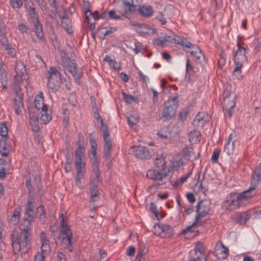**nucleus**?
<instances>
[{"mask_svg":"<svg viewBox=\"0 0 261 261\" xmlns=\"http://www.w3.org/2000/svg\"><path fill=\"white\" fill-rule=\"evenodd\" d=\"M23 221L20 226V230L21 232L19 234L17 232L14 231L11 234V244L14 250L25 253L30 248L31 229V225L34 221L23 218Z\"/></svg>","mask_w":261,"mask_h":261,"instance_id":"obj_1","label":"nucleus"},{"mask_svg":"<svg viewBox=\"0 0 261 261\" xmlns=\"http://www.w3.org/2000/svg\"><path fill=\"white\" fill-rule=\"evenodd\" d=\"M16 75L14 76V84L13 86V90L15 94L14 98V108L15 113L19 114L23 109V96L21 92L20 83L23 81L28 82L29 75H28L24 65L21 63H17L15 68Z\"/></svg>","mask_w":261,"mask_h":261,"instance_id":"obj_2","label":"nucleus"},{"mask_svg":"<svg viewBox=\"0 0 261 261\" xmlns=\"http://www.w3.org/2000/svg\"><path fill=\"white\" fill-rule=\"evenodd\" d=\"M177 94L173 97H169L168 100L164 102L162 116L160 119L163 121L170 120L175 116L179 103Z\"/></svg>","mask_w":261,"mask_h":261,"instance_id":"obj_3","label":"nucleus"},{"mask_svg":"<svg viewBox=\"0 0 261 261\" xmlns=\"http://www.w3.org/2000/svg\"><path fill=\"white\" fill-rule=\"evenodd\" d=\"M239 195L235 193H231L228 195L226 199L223 202L221 207L225 210L232 211L237 209L241 206H244Z\"/></svg>","mask_w":261,"mask_h":261,"instance_id":"obj_4","label":"nucleus"},{"mask_svg":"<svg viewBox=\"0 0 261 261\" xmlns=\"http://www.w3.org/2000/svg\"><path fill=\"white\" fill-rule=\"evenodd\" d=\"M101 129L102 132V137L105 141L103 147V154L106 160L110 161L111 158L112 141L110 137V132L107 125L104 124L103 121L101 120Z\"/></svg>","mask_w":261,"mask_h":261,"instance_id":"obj_5","label":"nucleus"},{"mask_svg":"<svg viewBox=\"0 0 261 261\" xmlns=\"http://www.w3.org/2000/svg\"><path fill=\"white\" fill-rule=\"evenodd\" d=\"M237 47L238 50L235 53L233 58L235 65L237 66V69H239L240 67H242L243 64L247 61L246 54L248 48L247 45L242 46L240 42H238Z\"/></svg>","mask_w":261,"mask_h":261,"instance_id":"obj_6","label":"nucleus"},{"mask_svg":"<svg viewBox=\"0 0 261 261\" xmlns=\"http://www.w3.org/2000/svg\"><path fill=\"white\" fill-rule=\"evenodd\" d=\"M211 203L206 200H201L198 202L196 205V215L195 216V221L193 223V225L197 224L199 220L202 217H205L208 214L211 210Z\"/></svg>","mask_w":261,"mask_h":261,"instance_id":"obj_7","label":"nucleus"},{"mask_svg":"<svg viewBox=\"0 0 261 261\" xmlns=\"http://www.w3.org/2000/svg\"><path fill=\"white\" fill-rule=\"evenodd\" d=\"M167 176L166 173L163 174L159 171H156L154 170H148L146 173V176L150 179L157 180L154 182L149 188H158L159 186L164 185L165 182L163 181V178Z\"/></svg>","mask_w":261,"mask_h":261,"instance_id":"obj_8","label":"nucleus"},{"mask_svg":"<svg viewBox=\"0 0 261 261\" xmlns=\"http://www.w3.org/2000/svg\"><path fill=\"white\" fill-rule=\"evenodd\" d=\"M129 153L141 160H148L151 157L150 152L146 147L141 146H133L129 149Z\"/></svg>","mask_w":261,"mask_h":261,"instance_id":"obj_9","label":"nucleus"},{"mask_svg":"<svg viewBox=\"0 0 261 261\" xmlns=\"http://www.w3.org/2000/svg\"><path fill=\"white\" fill-rule=\"evenodd\" d=\"M136 7L134 0H123L119 12L122 15L125 16L132 13L136 10Z\"/></svg>","mask_w":261,"mask_h":261,"instance_id":"obj_10","label":"nucleus"},{"mask_svg":"<svg viewBox=\"0 0 261 261\" xmlns=\"http://www.w3.org/2000/svg\"><path fill=\"white\" fill-rule=\"evenodd\" d=\"M84 141V137L83 135L80 133L78 135V140L76 144L78 146L75 151V162H82V158L84 156L85 147L83 145Z\"/></svg>","mask_w":261,"mask_h":261,"instance_id":"obj_11","label":"nucleus"},{"mask_svg":"<svg viewBox=\"0 0 261 261\" xmlns=\"http://www.w3.org/2000/svg\"><path fill=\"white\" fill-rule=\"evenodd\" d=\"M46 106L44 104V98L42 96H37L34 99V107L31 109L30 113L32 114H36L39 112L45 111Z\"/></svg>","mask_w":261,"mask_h":261,"instance_id":"obj_12","label":"nucleus"},{"mask_svg":"<svg viewBox=\"0 0 261 261\" xmlns=\"http://www.w3.org/2000/svg\"><path fill=\"white\" fill-rule=\"evenodd\" d=\"M210 116L205 112H202L196 115L193 124L197 127H202L206 123L209 122Z\"/></svg>","mask_w":261,"mask_h":261,"instance_id":"obj_13","label":"nucleus"},{"mask_svg":"<svg viewBox=\"0 0 261 261\" xmlns=\"http://www.w3.org/2000/svg\"><path fill=\"white\" fill-rule=\"evenodd\" d=\"M34 27V31L37 38L40 41H44L45 38L44 36V33L43 31L42 24L39 21V18L36 17L35 19H31Z\"/></svg>","mask_w":261,"mask_h":261,"instance_id":"obj_14","label":"nucleus"},{"mask_svg":"<svg viewBox=\"0 0 261 261\" xmlns=\"http://www.w3.org/2000/svg\"><path fill=\"white\" fill-rule=\"evenodd\" d=\"M256 188L250 185L249 188L248 190L238 194L241 199L242 200V203L244 206L247 203L248 200L253 197L256 194Z\"/></svg>","mask_w":261,"mask_h":261,"instance_id":"obj_15","label":"nucleus"},{"mask_svg":"<svg viewBox=\"0 0 261 261\" xmlns=\"http://www.w3.org/2000/svg\"><path fill=\"white\" fill-rule=\"evenodd\" d=\"M156 226H158L159 229L161 230L159 234L162 238H169L174 234L173 228L170 225L156 224L154 225V228H155Z\"/></svg>","mask_w":261,"mask_h":261,"instance_id":"obj_16","label":"nucleus"},{"mask_svg":"<svg viewBox=\"0 0 261 261\" xmlns=\"http://www.w3.org/2000/svg\"><path fill=\"white\" fill-rule=\"evenodd\" d=\"M67 70L74 77L75 82L77 83L82 75V72L78 69L77 65L74 62V61L67 66Z\"/></svg>","mask_w":261,"mask_h":261,"instance_id":"obj_17","label":"nucleus"},{"mask_svg":"<svg viewBox=\"0 0 261 261\" xmlns=\"http://www.w3.org/2000/svg\"><path fill=\"white\" fill-rule=\"evenodd\" d=\"M24 6L31 19L38 17V14L36 12L35 4L32 0H25Z\"/></svg>","mask_w":261,"mask_h":261,"instance_id":"obj_18","label":"nucleus"},{"mask_svg":"<svg viewBox=\"0 0 261 261\" xmlns=\"http://www.w3.org/2000/svg\"><path fill=\"white\" fill-rule=\"evenodd\" d=\"M40 241L41 242V251L43 254L45 255L49 253L50 247L49 245V241L46 238V233L42 231L40 236Z\"/></svg>","mask_w":261,"mask_h":261,"instance_id":"obj_19","label":"nucleus"},{"mask_svg":"<svg viewBox=\"0 0 261 261\" xmlns=\"http://www.w3.org/2000/svg\"><path fill=\"white\" fill-rule=\"evenodd\" d=\"M61 81V78L47 79V88L51 92H55L60 87Z\"/></svg>","mask_w":261,"mask_h":261,"instance_id":"obj_20","label":"nucleus"},{"mask_svg":"<svg viewBox=\"0 0 261 261\" xmlns=\"http://www.w3.org/2000/svg\"><path fill=\"white\" fill-rule=\"evenodd\" d=\"M250 217V214L247 212L236 213L233 216L234 220L239 224H245Z\"/></svg>","mask_w":261,"mask_h":261,"instance_id":"obj_21","label":"nucleus"},{"mask_svg":"<svg viewBox=\"0 0 261 261\" xmlns=\"http://www.w3.org/2000/svg\"><path fill=\"white\" fill-rule=\"evenodd\" d=\"M261 181V165H260L254 171L251 180L252 186L257 188Z\"/></svg>","mask_w":261,"mask_h":261,"instance_id":"obj_22","label":"nucleus"},{"mask_svg":"<svg viewBox=\"0 0 261 261\" xmlns=\"http://www.w3.org/2000/svg\"><path fill=\"white\" fill-rule=\"evenodd\" d=\"M236 95L232 94L230 98L222 99L223 108L233 109L236 105Z\"/></svg>","mask_w":261,"mask_h":261,"instance_id":"obj_23","label":"nucleus"},{"mask_svg":"<svg viewBox=\"0 0 261 261\" xmlns=\"http://www.w3.org/2000/svg\"><path fill=\"white\" fill-rule=\"evenodd\" d=\"M174 42L186 48H193L194 45L188 41L186 38L180 36H175Z\"/></svg>","mask_w":261,"mask_h":261,"instance_id":"obj_24","label":"nucleus"},{"mask_svg":"<svg viewBox=\"0 0 261 261\" xmlns=\"http://www.w3.org/2000/svg\"><path fill=\"white\" fill-rule=\"evenodd\" d=\"M141 15L145 17H150L152 16L153 11L150 6H142L138 9Z\"/></svg>","mask_w":261,"mask_h":261,"instance_id":"obj_25","label":"nucleus"},{"mask_svg":"<svg viewBox=\"0 0 261 261\" xmlns=\"http://www.w3.org/2000/svg\"><path fill=\"white\" fill-rule=\"evenodd\" d=\"M59 219L61 220L60 231L62 232V233L65 234V236L69 235V233H72L69 226L64 222V218L63 214H61L60 215Z\"/></svg>","mask_w":261,"mask_h":261,"instance_id":"obj_26","label":"nucleus"},{"mask_svg":"<svg viewBox=\"0 0 261 261\" xmlns=\"http://www.w3.org/2000/svg\"><path fill=\"white\" fill-rule=\"evenodd\" d=\"M30 123L32 126V130L33 132H38L40 129V127L38 126V118H39V114H30Z\"/></svg>","mask_w":261,"mask_h":261,"instance_id":"obj_27","label":"nucleus"},{"mask_svg":"<svg viewBox=\"0 0 261 261\" xmlns=\"http://www.w3.org/2000/svg\"><path fill=\"white\" fill-rule=\"evenodd\" d=\"M200 137V133L198 130H192L189 134V140L191 143L195 144L199 142Z\"/></svg>","mask_w":261,"mask_h":261,"instance_id":"obj_28","label":"nucleus"},{"mask_svg":"<svg viewBox=\"0 0 261 261\" xmlns=\"http://www.w3.org/2000/svg\"><path fill=\"white\" fill-rule=\"evenodd\" d=\"M90 192L91 201L93 202L96 201L97 200V198L99 196L97 186L91 182L90 184Z\"/></svg>","mask_w":261,"mask_h":261,"instance_id":"obj_29","label":"nucleus"},{"mask_svg":"<svg viewBox=\"0 0 261 261\" xmlns=\"http://www.w3.org/2000/svg\"><path fill=\"white\" fill-rule=\"evenodd\" d=\"M73 238V236L72 233H69V235L65 236L63 238L62 241L63 244L65 245L66 248L69 250V251L71 252L72 250V239Z\"/></svg>","mask_w":261,"mask_h":261,"instance_id":"obj_30","label":"nucleus"},{"mask_svg":"<svg viewBox=\"0 0 261 261\" xmlns=\"http://www.w3.org/2000/svg\"><path fill=\"white\" fill-rule=\"evenodd\" d=\"M99 163L96 161H93L92 163V170L94 175V180L97 182H100V171L98 168Z\"/></svg>","mask_w":261,"mask_h":261,"instance_id":"obj_31","label":"nucleus"},{"mask_svg":"<svg viewBox=\"0 0 261 261\" xmlns=\"http://www.w3.org/2000/svg\"><path fill=\"white\" fill-rule=\"evenodd\" d=\"M48 76L47 79L61 78V75L58 69L55 67H50L48 71Z\"/></svg>","mask_w":261,"mask_h":261,"instance_id":"obj_32","label":"nucleus"},{"mask_svg":"<svg viewBox=\"0 0 261 261\" xmlns=\"http://www.w3.org/2000/svg\"><path fill=\"white\" fill-rule=\"evenodd\" d=\"M195 153L194 148L192 147H184L182 149V157L185 160H189L192 154Z\"/></svg>","mask_w":261,"mask_h":261,"instance_id":"obj_33","label":"nucleus"},{"mask_svg":"<svg viewBox=\"0 0 261 261\" xmlns=\"http://www.w3.org/2000/svg\"><path fill=\"white\" fill-rule=\"evenodd\" d=\"M155 167L160 171L164 170L166 168V162L162 156L156 158L154 161Z\"/></svg>","mask_w":261,"mask_h":261,"instance_id":"obj_34","label":"nucleus"},{"mask_svg":"<svg viewBox=\"0 0 261 261\" xmlns=\"http://www.w3.org/2000/svg\"><path fill=\"white\" fill-rule=\"evenodd\" d=\"M233 94L234 93L232 92L231 86L229 84L224 85L223 99L230 98Z\"/></svg>","mask_w":261,"mask_h":261,"instance_id":"obj_35","label":"nucleus"},{"mask_svg":"<svg viewBox=\"0 0 261 261\" xmlns=\"http://www.w3.org/2000/svg\"><path fill=\"white\" fill-rule=\"evenodd\" d=\"M220 247L222 248V249L218 253L219 254V258L221 259L224 260L226 259L228 256L229 250L228 248L221 242H220Z\"/></svg>","mask_w":261,"mask_h":261,"instance_id":"obj_36","label":"nucleus"},{"mask_svg":"<svg viewBox=\"0 0 261 261\" xmlns=\"http://www.w3.org/2000/svg\"><path fill=\"white\" fill-rule=\"evenodd\" d=\"M37 213L39 214V220L43 223H44L46 221V213L44 210V206L43 205H41L38 206L37 208Z\"/></svg>","mask_w":261,"mask_h":261,"instance_id":"obj_37","label":"nucleus"},{"mask_svg":"<svg viewBox=\"0 0 261 261\" xmlns=\"http://www.w3.org/2000/svg\"><path fill=\"white\" fill-rule=\"evenodd\" d=\"M0 82L3 89H7L8 78L4 69H0Z\"/></svg>","mask_w":261,"mask_h":261,"instance_id":"obj_38","label":"nucleus"},{"mask_svg":"<svg viewBox=\"0 0 261 261\" xmlns=\"http://www.w3.org/2000/svg\"><path fill=\"white\" fill-rule=\"evenodd\" d=\"M0 43L2 46L4 47L6 50H11L12 49V45L9 43L7 34L0 37Z\"/></svg>","mask_w":261,"mask_h":261,"instance_id":"obj_39","label":"nucleus"},{"mask_svg":"<svg viewBox=\"0 0 261 261\" xmlns=\"http://www.w3.org/2000/svg\"><path fill=\"white\" fill-rule=\"evenodd\" d=\"M9 149L7 147V143L5 141L0 140V152L3 156H7L9 153Z\"/></svg>","mask_w":261,"mask_h":261,"instance_id":"obj_40","label":"nucleus"},{"mask_svg":"<svg viewBox=\"0 0 261 261\" xmlns=\"http://www.w3.org/2000/svg\"><path fill=\"white\" fill-rule=\"evenodd\" d=\"M76 175L78 177H84L83 168H84L85 164L82 162H75Z\"/></svg>","mask_w":261,"mask_h":261,"instance_id":"obj_41","label":"nucleus"},{"mask_svg":"<svg viewBox=\"0 0 261 261\" xmlns=\"http://www.w3.org/2000/svg\"><path fill=\"white\" fill-rule=\"evenodd\" d=\"M83 9L85 14V18L88 23H89V19L88 13L92 14V11L90 10V3L88 1H83Z\"/></svg>","mask_w":261,"mask_h":261,"instance_id":"obj_42","label":"nucleus"},{"mask_svg":"<svg viewBox=\"0 0 261 261\" xmlns=\"http://www.w3.org/2000/svg\"><path fill=\"white\" fill-rule=\"evenodd\" d=\"M191 174V172H189L187 175L181 176L179 179H177L172 184V186L174 188H176L178 186L182 185L187 180L188 178L190 177Z\"/></svg>","mask_w":261,"mask_h":261,"instance_id":"obj_43","label":"nucleus"},{"mask_svg":"<svg viewBox=\"0 0 261 261\" xmlns=\"http://www.w3.org/2000/svg\"><path fill=\"white\" fill-rule=\"evenodd\" d=\"M20 217V214L19 210L18 208L15 209L13 213V215L11 219V221L13 222L14 225H16L18 223Z\"/></svg>","mask_w":261,"mask_h":261,"instance_id":"obj_44","label":"nucleus"},{"mask_svg":"<svg viewBox=\"0 0 261 261\" xmlns=\"http://www.w3.org/2000/svg\"><path fill=\"white\" fill-rule=\"evenodd\" d=\"M91 145L90 152L93 156V161L97 162V158L96 156L97 143L94 140H93L92 142H91Z\"/></svg>","mask_w":261,"mask_h":261,"instance_id":"obj_45","label":"nucleus"},{"mask_svg":"<svg viewBox=\"0 0 261 261\" xmlns=\"http://www.w3.org/2000/svg\"><path fill=\"white\" fill-rule=\"evenodd\" d=\"M62 26L66 30L68 34L72 33L71 30V21L70 19L62 20L61 21Z\"/></svg>","mask_w":261,"mask_h":261,"instance_id":"obj_46","label":"nucleus"},{"mask_svg":"<svg viewBox=\"0 0 261 261\" xmlns=\"http://www.w3.org/2000/svg\"><path fill=\"white\" fill-rule=\"evenodd\" d=\"M148 251V248L144 244H140L136 256L139 257V256L146 255Z\"/></svg>","mask_w":261,"mask_h":261,"instance_id":"obj_47","label":"nucleus"},{"mask_svg":"<svg viewBox=\"0 0 261 261\" xmlns=\"http://www.w3.org/2000/svg\"><path fill=\"white\" fill-rule=\"evenodd\" d=\"M37 114H38L39 115L41 114L40 119L44 121L45 123H46V122H48L51 119V116L47 114V108L45 109V111H40L37 113Z\"/></svg>","mask_w":261,"mask_h":261,"instance_id":"obj_48","label":"nucleus"},{"mask_svg":"<svg viewBox=\"0 0 261 261\" xmlns=\"http://www.w3.org/2000/svg\"><path fill=\"white\" fill-rule=\"evenodd\" d=\"M25 0H10V5L13 8L18 9L23 5V2Z\"/></svg>","mask_w":261,"mask_h":261,"instance_id":"obj_49","label":"nucleus"},{"mask_svg":"<svg viewBox=\"0 0 261 261\" xmlns=\"http://www.w3.org/2000/svg\"><path fill=\"white\" fill-rule=\"evenodd\" d=\"M8 135V128L6 122L0 123V135L5 137Z\"/></svg>","mask_w":261,"mask_h":261,"instance_id":"obj_50","label":"nucleus"},{"mask_svg":"<svg viewBox=\"0 0 261 261\" xmlns=\"http://www.w3.org/2000/svg\"><path fill=\"white\" fill-rule=\"evenodd\" d=\"M233 142L232 143H227L224 147V151L226 152L227 154L230 155L233 153Z\"/></svg>","mask_w":261,"mask_h":261,"instance_id":"obj_51","label":"nucleus"},{"mask_svg":"<svg viewBox=\"0 0 261 261\" xmlns=\"http://www.w3.org/2000/svg\"><path fill=\"white\" fill-rule=\"evenodd\" d=\"M24 215L27 217L24 218L28 219L31 220V221H35V216L34 213V210H25Z\"/></svg>","mask_w":261,"mask_h":261,"instance_id":"obj_52","label":"nucleus"},{"mask_svg":"<svg viewBox=\"0 0 261 261\" xmlns=\"http://www.w3.org/2000/svg\"><path fill=\"white\" fill-rule=\"evenodd\" d=\"M122 95L123 98L126 103H130L132 101H135L136 100L133 95L127 94L125 92H122Z\"/></svg>","mask_w":261,"mask_h":261,"instance_id":"obj_53","label":"nucleus"},{"mask_svg":"<svg viewBox=\"0 0 261 261\" xmlns=\"http://www.w3.org/2000/svg\"><path fill=\"white\" fill-rule=\"evenodd\" d=\"M35 202V200L33 196H29L28 201L27 202V204L25 206V210H34V203Z\"/></svg>","mask_w":261,"mask_h":261,"instance_id":"obj_54","label":"nucleus"},{"mask_svg":"<svg viewBox=\"0 0 261 261\" xmlns=\"http://www.w3.org/2000/svg\"><path fill=\"white\" fill-rule=\"evenodd\" d=\"M220 153V150L218 148H216L214 149L212 156L211 157V161L216 163L218 162V158Z\"/></svg>","mask_w":261,"mask_h":261,"instance_id":"obj_55","label":"nucleus"},{"mask_svg":"<svg viewBox=\"0 0 261 261\" xmlns=\"http://www.w3.org/2000/svg\"><path fill=\"white\" fill-rule=\"evenodd\" d=\"M150 210L152 213L154 214L155 217L158 220L161 219V218H159V212L157 210L156 206L153 202L150 203Z\"/></svg>","mask_w":261,"mask_h":261,"instance_id":"obj_56","label":"nucleus"},{"mask_svg":"<svg viewBox=\"0 0 261 261\" xmlns=\"http://www.w3.org/2000/svg\"><path fill=\"white\" fill-rule=\"evenodd\" d=\"M5 34H7V29L6 24L4 21L0 20V37Z\"/></svg>","mask_w":261,"mask_h":261,"instance_id":"obj_57","label":"nucleus"},{"mask_svg":"<svg viewBox=\"0 0 261 261\" xmlns=\"http://www.w3.org/2000/svg\"><path fill=\"white\" fill-rule=\"evenodd\" d=\"M189 114V110L185 109L180 111L178 114V119L181 121H184L186 119L187 116Z\"/></svg>","mask_w":261,"mask_h":261,"instance_id":"obj_58","label":"nucleus"},{"mask_svg":"<svg viewBox=\"0 0 261 261\" xmlns=\"http://www.w3.org/2000/svg\"><path fill=\"white\" fill-rule=\"evenodd\" d=\"M127 121L128 124L132 126L138 123V119L134 115H130V117H127Z\"/></svg>","mask_w":261,"mask_h":261,"instance_id":"obj_59","label":"nucleus"},{"mask_svg":"<svg viewBox=\"0 0 261 261\" xmlns=\"http://www.w3.org/2000/svg\"><path fill=\"white\" fill-rule=\"evenodd\" d=\"M108 16L109 19H120L121 18V16L116 14V11L114 10H112L108 11Z\"/></svg>","mask_w":261,"mask_h":261,"instance_id":"obj_60","label":"nucleus"},{"mask_svg":"<svg viewBox=\"0 0 261 261\" xmlns=\"http://www.w3.org/2000/svg\"><path fill=\"white\" fill-rule=\"evenodd\" d=\"M117 30V28H115V27H109L108 28V29L103 33V35L102 37H101V39H105V37L107 36V35H109L111 34H112L114 32H115V31H116Z\"/></svg>","mask_w":261,"mask_h":261,"instance_id":"obj_61","label":"nucleus"},{"mask_svg":"<svg viewBox=\"0 0 261 261\" xmlns=\"http://www.w3.org/2000/svg\"><path fill=\"white\" fill-rule=\"evenodd\" d=\"M25 186L28 189L29 196H30L31 193L32 192L33 190V187L31 185V178H28L25 181Z\"/></svg>","mask_w":261,"mask_h":261,"instance_id":"obj_62","label":"nucleus"},{"mask_svg":"<svg viewBox=\"0 0 261 261\" xmlns=\"http://www.w3.org/2000/svg\"><path fill=\"white\" fill-rule=\"evenodd\" d=\"M45 254L38 252L34 256V261H44Z\"/></svg>","mask_w":261,"mask_h":261,"instance_id":"obj_63","label":"nucleus"},{"mask_svg":"<svg viewBox=\"0 0 261 261\" xmlns=\"http://www.w3.org/2000/svg\"><path fill=\"white\" fill-rule=\"evenodd\" d=\"M42 10H46V3L45 0H35Z\"/></svg>","mask_w":261,"mask_h":261,"instance_id":"obj_64","label":"nucleus"}]
</instances>
